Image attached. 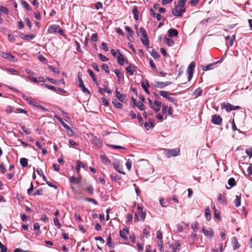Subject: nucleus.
Returning <instances> with one entry per match:
<instances>
[{
  "instance_id": "1",
  "label": "nucleus",
  "mask_w": 252,
  "mask_h": 252,
  "mask_svg": "<svg viewBox=\"0 0 252 252\" xmlns=\"http://www.w3.org/2000/svg\"><path fill=\"white\" fill-rule=\"evenodd\" d=\"M48 32L51 33H59L61 35H64L63 30L59 25H51L48 29Z\"/></svg>"
},
{
  "instance_id": "2",
  "label": "nucleus",
  "mask_w": 252,
  "mask_h": 252,
  "mask_svg": "<svg viewBox=\"0 0 252 252\" xmlns=\"http://www.w3.org/2000/svg\"><path fill=\"white\" fill-rule=\"evenodd\" d=\"M180 149L178 148L172 149H164V155L167 158L176 157L179 155Z\"/></svg>"
},
{
  "instance_id": "3",
  "label": "nucleus",
  "mask_w": 252,
  "mask_h": 252,
  "mask_svg": "<svg viewBox=\"0 0 252 252\" xmlns=\"http://www.w3.org/2000/svg\"><path fill=\"white\" fill-rule=\"evenodd\" d=\"M159 94L162 97L167 98L170 102H171L173 104H177L178 102L177 99L175 97L171 96V95L172 94L170 93L169 92L165 91H160L159 92Z\"/></svg>"
},
{
  "instance_id": "4",
  "label": "nucleus",
  "mask_w": 252,
  "mask_h": 252,
  "mask_svg": "<svg viewBox=\"0 0 252 252\" xmlns=\"http://www.w3.org/2000/svg\"><path fill=\"white\" fill-rule=\"evenodd\" d=\"M140 32L142 34L141 41L142 43L148 47L149 46V40L147 32L144 28L141 27L140 28Z\"/></svg>"
},
{
  "instance_id": "5",
  "label": "nucleus",
  "mask_w": 252,
  "mask_h": 252,
  "mask_svg": "<svg viewBox=\"0 0 252 252\" xmlns=\"http://www.w3.org/2000/svg\"><path fill=\"white\" fill-rule=\"evenodd\" d=\"M222 108H224L227 112H229L232 110H238L240 108L239 106H233L229 103H223L221 104Z\"/></svg>"
},
{
  "instance_id": "6",
  "label": "nucleus",
  "mask_w": 252,
  "mask_h": 252,
  "mask_svg": "<svg viewBox=\"0 0 252 252\" xmlns=\"http://www.w3.org/2000/svg\"><path fill=\"white\" fill-rule=\"evenodd\" d=\"M195 66V63L192 62L189 64L188 69L187 72L188 74V80L190 81L192 77L193 71Z\"/></svg>"
},
{
  "instance_id": "7",
  "label": "nucleus",
  "mask_w": 252,
  "mask_h": 252,
  "mask_svg": "<svg viewBox=\"0 0 252 252\" xmlns=\"http://www.w3.org/2000/svg\"><path fill=\"white\" fill-rule=\"evenodd\" d=\"M0 55L1 57L10 62H15L17 61L15 57L8 52H1Z\"/></svg>"
},
{
  "instance_id": "8",
  "label": "nucleus",
  "mask_w": 252,
  "mask_h": 252,
  "mask_svg": "<svg viewBox=\"0 0 252 252\" xmlns=\"http://www.w3.org/2000/svg\"><path fill=\"white\" fill-rule=\"evenodd\" d=\"M211 118V122L213 124L218 126H220L221 124L222 120L220 115H213L212 116Z\"/></svg>"
},
{
  "instance_id": "9",
  "label": "nucleus",
  "mask_w": 252,
  "mask_h": 252,
  "mask_svg": "<svg viewBox=\"0 0 252 252\" xmlns=\"http://www.w3.org/2000/svg\"><path fill=\"white\" fill-rule=\"evenodd\" d=\"M78 79H79V86L80 88L81 91L85 94H90V91L88 90V89L87 88H85V87L84 85L83 81L81 78V75H80V74L78 73Z\"/></svg>"
},
{
  "instance_id": "10",
  "label": "nucleus",
  "mask_w": 252,
  "mask_h": 252,
  "mask_svg": "<svg viewBox=\"0 0 252 252\" xmlns=\"http://www.w3.org/2000/svg\"><path fill=\"white\" fill-rule=\"evenodd\" d=\"M172 83L171 82L167 81V82H161V81H157L156 82L155 85H154L155 87L163 89L165 87L170 85Z\"/></svg>"
},
{
  "instance_id": "11",
  "label": "nucleus",
  "mask_w": 252,
  "mask_h": 252,
  "mask_svg": "<svg viewBox=\"0 0 252 252\" xmlns=\"http://www.w3.org/2000/svg\"><path fill=\"white\" fill-rule=\"evenodd\" d=\"M114 168L120 173L125 174L123 171V165L119 161H116L113 163Z\"/></svg>"
},
{
  "instance_id": "12",
  "label": "nucleus",
  "mask_w": 252,
  "mask_h": 252,
  "mask_svg": "<svg viewBox=\"0 0 252 252\" xmlns=\"http://www.w3.org/2000/svg\"><path fill=\"white\" fill-rule=\"evenodd\" d=\"M161 102L155 100L154 102L153 105H152L151 108L156 112H158L161 108Z\"/></svg>"
},
{
  "instance_id": "13",
  "label": "nucleus",
  "mask_w": 252,
  "mask_h": 252,
  "mask_svg": "<svg viewBox=\"0 0 252 252\" xmlns=\"http://www.w3.org/2000/svg\"><path fill=\"white\" fill-rule=\"evenodd\" d=\"M28 78L30 81L35 83H38L39 82L45 83L46 82L45 79L43 77H39L38 79H36L31 75H30Z\"/></svg>"
},
{
  "instance_id": "14",
  "label": "nucleus",
  "mask_w": 252,
  "mask_h": 252,
  "mask_svg": "<svg viewBox=\"0 0 252 252\" xmlns=\"http://www.w3.org/2000/svg\"><path fill=\"white\" fill-rule=\"evenodd\" d=\"M100 158L101 162L106 166H109L111 164V161L109 158L104 155H101Z\"/></svg>"
},
{
  "instance_id": "15",
  "label": "nucleus",
  "mask_w": 252,
  "mask_h": 252,
  "mask_svg": "<svg viewBox=\"0 0 252 252\" xmlns=\"http://www.w3.org/2000/svg\"><path fill=\"white\" fill-rule=\"evenodd\" d=\"M117 59L119 63L121 65H124L125 63H128V61L126 60L125 56L120 53L119 56L117 57Z\"/></svg>"
},
{
  "instance_id": "16",
  "label": "nucleus",
  "mask_w": 252,
  "mask_h": 252,
  "mask_svg": "<svg viewBox=\"0 0 252 252\" xmlns=\"http://www.w3.org/2000/svg\"><path fill=\"white\" fill-rule=\"evenodd\" d=\"M202 232L207 237H212L214 235V231L211 228H209V229H206L205 228H203L202 229Z\"/></svg>"
},
{
  "instance_id": "17",
  "label": "nucleus",
  "mask_w": 252,
  "mask_h": 252,
  "mask_svg": "<svg viewBox=\"0 0 252 252\" xmlns=\"http://www.w3.org/2000/svg\"><path fill=\"white\" fill-rule=\"evenodd\" d=\"M143 210V208L142 207L140 206H138L137 207V210L135 212L134 215V221H139V217H140L141 213H142V211Z\"/></svg>"
},
{
  "instance_id": "18",
  "label": "nucleus",
  "mask_w": 252,
  "mask_h": 252,
  "mask_svg": "<svg viewBox=\"0 0 252 252\" xmlns=\"http://www.w3.org/2000/svg\"><path fill=\"white\" fill-rule=\"evenodd\" d=\"M222 60V58L218 62H215L213 63L209 64L206 66L202 65V69L203 71H207L212 69L213 68L214 65L218 63H220Z\"/></svg>"
},
{
  "instance_id": "19",
  "label": "nucleus",
  "mask_w": 252,
  "mask_h": 252,
  "mask_svg": "<svg viewBox=\"0 0 252 252\" xmlns=\"http://www.w3.org/2000/svg\"><path fill=\"white\" fill-rule=\"evenodd\" d=\"M128 229L127 228H124L123 231L121 230L120 232V237L123 238L125 240H127V237H126V235L128 234Z\"/></svg>"
},
{
  "instance_id": "20",
  "label": "nucleus",
  "mask_w": 252,
  "mask_h": 252,
  "mask_svg": "<svg viewBox=\"0 0 252 252\" xmlns=\"http://www.w3.org/2000/svg\"><path fill=\"white\" fill-rule=\"evenodd\" d=\"M126 70L127 73H129L130 75H133L134 72L136 71V67L131 64H130L129 66H128L126 68Z\"/></svg>"
},
{
  "instance_id": "21",
  "label": "nucleus",
  "mask_w": 252,
  "mask_h": 252,
  "mask_svg": "<svg viewBox=\"0 0 252 252\" xmlns=\"http://www.w3.org/2000/svg\"><path fill=\"white\" fill-rule=\"evenodd\" d=\"M145 83L146 84V86H145V83L144 82H141V86L143 88V89L144 90L145 92L147 94H149L150 92H149V91L148 89V88L149 87H150V84H149V81L148 80H145Z\"/></svg>"
},
{
  "instance_id": "22",
  "label": "nucleus",
  "mask_w": 252,
  "mask_h": 252,
  "mask_svg": "<svg viewBox=\"0 0 252 252\" xmlns=\"http://www.w3.org/2000/svg\"><path fill=\"white\" fill-rule=\"evenodd\" d=\"M93 141L94 144L98 147H101L102 145V141L96 136L93 137Z\"/></svg>"
},
{
  "instance_id": "23",
  "label": "nucleus",
  "mask_w": 252,
  "mask_h": 252,
  "mask_svg": "<svg viewBox=\"0 0 252 252\" xmlns=\"http://www.w3.org/2000/svg\"><path fill=\"white\" fill-rule=\"evenodd\" d=\"M168 35L170 37L177 36L178 34V31L174 29H170L168 31Z\"/></svg>"
},
{
  "instance_id": "24",
  "label": "nucleus",
  "mask_w": 252,
  "mask_h": 252,
  "mask_svg": "<svg viewBox=\"0 0 252 252\" xmlns=\"http://www.w3.org/2000/svg\"><path fill=\"white\" fill-rule=\"evenodd\" d=\"M115 97L118 98L120 101L124 102L126 100V94H118V95H116Z\"/></svg>"
},
{
  "instance_id": "25",
  "label": "nucleus",
  "mask_w": 252,
  "mask_h": 252,
  "mask_svg": "<svg viewBox=\"0 0 252 252\" xmlns=\"http://www.w3.org/2000/svg\"><path fill=\"white\" fill-rule=\"evenodd\" d=\"M132 12L133 14L134 19L135 20H138V19H139V16H138L139 12L137 9V8L136 6H134L133 8V9L132 10Z\"/></svg>"
},
{
  "instance_id": "26",
  "label": "nucleus",
  "mask_w": 252,
  "mask_h": 252,
  "mask_svg": "<svg viewBox=\"0 0 252 252\" xmlns=\"http://www.w3.org/2000/svg\"><path fill=\"white\" fill-rule=\"evenodd\" d=\"M205 215L206 220H210L211 219V215L210 212V209L208 206L205 208Z\"/></svg>"
},
{
  "instance_id": "27",
  "label": "nucleus",
  "mask_w": 252,
  "mask_h": 252,
  "mask_svg": "<svg viewBox=\"0 0 252 252\" xmlns=\"http://www.w3.org/2000/svg\"><path fill=\"white\" fill-rule=\"evenodd\" d=\"M112 103L113 105L117 108H122L123 107V104L118 102L115 98L113 99Z\"/></svg>"
},
{
  "instance_id": "28",
  "label": "nucleus",
  "mask_w": 252,
  "mask_h": 252,
  "mask_svg": "<svg viewBox=\"0 0 252 252\" xmlns=\"http://www.w3.org/2000/svg\"><path fill=\"white\" fill-rule=\"evenodd\" d=\"M202 93V90L200 88H198L194 91V92L193 93V94L196 98V97L199 96L200 95H201Z\"/></svg>"
},
{
  "instance_id": "29",
  "label": "nucleus",
  "mask_w": 252,
  "mask_h": 252,
  "mask_svg": "<svg viewBox=\"0 0 252 252\" xmlns=\"http://www.w3.org/2000/svg\"><path fill=\"white\" fill-rule=\"evenodd\" d=\"M20 162L22 167H26L28 164V160L27 158H23L20 160Z\"/></svg>"
},
{
  "instance_id": "30",
  "label": "nucleus",
  "mask_w": 252,
  "mask_h": 252,
  "mask_svg": "<svg viewBox=\"0 0 252 252\" xmlns=\"http://www.w3.org/2000/svg\"><path fill=\"white\" fill-rule=\"evenodd\" d=\"M235 206L238 207L241 205V194L240 195H236V198L234 200Z\"/></svg>"
},
{
  "instance_id": "31",
  "label": "nucleus",
  "mask_w": 252,
  "mask_h": 252,
  "mask_svg": "<svg viewBox=\"0 0 252 252\" xmlns=\"http://www.w3.org/2000/svg\"><path fill=\"white\" fill-rule=\"evenodd\" d=\"M232 240L234 244L233 249L236 250L238 249L240 247V245L238 243V242L237 241L236 238L235 237H233L232 238Z\"/></svg>"
},
{
  "instance_id": "32",
  "label": "nucleus",
  "mask_w": 252,
  "mask_h": 252,
  "mask_svg": "<svg viewBox=\"0 0 252 252\" xmlns=\"http://www.w3.org/2000/svg\"><path fill=\"white\" fill-rule=\"evenodd\" d=\"M172 14L174 16H181L182 15L181 11H180L179 9H178V7L177 6L175 8L173 9Z\"/></svg>"
},
{
  "instance_id": "33",
  "label": "nucleus",
  "mask_w": 252,
  "mask_h": 252,
  "mask_svg": "<svg viewBox=\"0 0 252 252\" xmlns=\"http://www.w3.org/2000/svg\"><path fill=\"white\" fill-rule=\"evenodd\" d=\"M107 244L110 248L114 247V243L112 242L111 237L110 235H109L107 240Z\"/></svg>"
},
{
  "instance_id": "34",
  "label": "nucleus",
  "mask_w": 252,
  "mask_h": 252,
  "mask_svg": "<svg viewBox=\"0 0 252 252\" xmlns=\"http://www.w3.org/2000/svg\"><path fill=\"white\" fill-rule=\"evenodd\" d=\"M21 4L23 7L25 8L27 10L30 11L31 10V7L27 2L22 0L21 1Z\"/></svg>"
},
{
  "instance_id": "35",
  "label": "nucleus",
  "mask_w": 252,
  "mask_h": 252,
  "mask_svg": "<svg viewBox=\"0 0 252 252\" xmlns=\"http://www.w3.org/2000/svg\"><path fill=\"white\" fill-rule=\"evenodd\" d=\"M41 86H44L45 87H46L47 89L51 90L52 91L57 92V88L53 86H51V85H48V84H42Z\"/></svg>"
},
{
  "instance_id": "36",
  "label": "nucleus",
  "mask_w": 252,
  "mask_h": 252,
  "mask_svg": "<svg viewBox=\"0 0 252 252\" xmlns=\"http://www.w3.org/2000/svg\"><path fill=\"white\" fill-rule=\"evenodd\" d=\"M35 35L33 34H28L24 35V40H30L33 39Z\"/></svg>"
},
{
  "instance_id": "37",
  "label": "nucleus",
  "mask_w": 252,
  "mask_h": 252,
  "mask_svg": "<svg viewBox=\"0 0 252 252\" xmlns=\"http://www.w3.org/2000/svg\"><path fill=\"white\" fill-rule=\"evenodd\" d=\"M80 167H82V168H85V165L81 161L77 160L76 169L77 170L78 172H79Z\"/></svg>"
},
{
  "instance_id": "38",
  "label": "nucleus",
  "mask_w": 252,
  "mask_h": 252,
  "mask_svg": "<svg viewBox=\"0 0 252 252\" xmlns=\"http://www.w3.org/2000/svg\"><path fill=\"white\" fill-rule=\"evenodd\" d=\"M228 184L230 187H233L236 185V182L235 179L233 178H230L228 181Z\"/></svg>"
},
{
  "instance_id": "39",
  "label": "nucleus",
  "mask_w": 252,
  "mask_h": 252,
  "mask_svg": "<svg viewBox=\"0 0 252 252\" xmlns=\"http://www.w3.org/2000/svg\"><path fill=\"white\" fill-rule=\"evenodd\" d=\"M165 39L166 40V44L168 46H172L174 44V41L173 40L167 37H165Z\"/></svg>"
},
{
  "instance_id": "40",
  "label": "nucleus",
  "mask_w": 252,
  "mask_h": 252,
  "mask_svg": "<svg viewBox=\"0 0 252 252\" xmlns=\"http://www.w3.org/2000/svg\"><path fill=\"white\" fill-rule=\"evenodd\" d=\"M33 195L35 196L36 195H42L43 194V190L42 189H39L36 190L32 194Z\"/></svg>"
},
{
  "instance_id": "41",
  "label": "nucleus",
  "mask_w": 252,
  "mask_h": 252,
  "mask_svg": "<svg viewBox=\"0 0 252 252\" xmlns=\"http://www.w3.org/2000/svg\"><path fill=\"white\" fill-rule=\"evenodd\" d=\"M3 12L6 14H7L8 13V9L3 6H0V14Z\"/></svg>"
},
{
  "instance_id": "42",
  "label": "nucleus",
  "mask_w": 252,
  "mask_h": 252,
  "mask_svg": "<svg viewBox=\"0 0 252 252\" xmlns=\"http://www.w3.org/2000/svg\"><path fill=\"white\" fill-rule=\"evenodd\" d=\"M136 106H137L140 110H145L144 105L140 101L137 102Z\"/></svg>"
},
{
  "instance_id": "43",
  "label": "nucleus",
  "mask_w": 252,
  "mask_h": 252,
  "mask_svg": "<svg viewBox=\"0 0 252 252\" xmlns=\"http://www.w3.org/2000/svg\"><path fill=\"white\" fill-rule=\"evenodd\" d=\"M54 223L56 226H57L58 228H61V224L60 222L59 219L57 218H55L54 219Z\"/></svg>"
},
{
  "instance_id": "44",
  "label": "nucleus",
  "mask_w": 252,
  "mask_h": 252,
  "mask_svg": "<svg viewBox=\"0 0 252 252\" xmlns=\"http://www.w3.org/2000/svg\"><path fill=\"white\" fill-rule=\"evenodd\" d=\"M21 128L22 129L23 132L25 133V134H30L31 133V131L29 128H27L25 126H21Z\"/></svg>"
},
{
  "instance_id": "45",
  "label": "nucleus",
  "mask_w": 252,
  "mask_h": 252,
  "mask_svg": "<svg viewBox=\"0 0 252 252\" xmlns=\"http://www.w3.org/2000/svg\"><path fill=\"white\" fill-rule=\"evenodd\" d=\"M151 55L155 59H158L159 57L158 53L155 50H153L151 53Z\"/></svg>"
},
{
  "instance_id": "46",
  "label": "nucleus",
  "mask_w": 252,
  "mask_h": 252,
  "mask_svg": "<svg viewBox=\"0 0 252 252\" xmlns=\"http://www.w3.org/2000/svg\"><path fill=\"white\" fill-rule=\"evenodd\" d=\"M159 201L160 204L162 207H167L166 202L165 201L164 199L163 198L160 197L159 199Z\"/></svg>"
},
{
  "instance_id": "47",
  "label": "nucleus",
  "mask_w": 252,
  "mask_h": 252,
  "mask_svg": "<svg viewBox=\"0 0 252 252\" xmlns=\"http://www.w3.org/2000/svg\"><path fill=\"white\" fill-rule=\"evenodd\" d=\"M70 182L72 183L78 184L80 183V179L72 176L70 178Z\"/></svg>"
},
{
  "instance_id": "48",
  "label": "nucleus",
  "mask_w": 252,
  "mask_h": 252,
  "mask_svg": "<svg viewBox=\"0 0 252 252\" xmlns=\"http://www.w3.org/2000/svg\"><path fill=\"white\" fill-rule=\"evenodd\" d=\"M84 190L88 191L90 194H93L94 193V189L92 186L88 187L85 189Z\"/></svg>"
},
{
  "instance_id": "49",
  "label": "nucleus",
  "mask_w": 252,
  "mask_h": 252,
  "mask_svg": "<svg viewBox=\"0 0 252 252\" xmlns=\"http://www.w3.org/2000/svg\"><path fill=\"white\" fill-rule=\"evenodd\" d=\"M168 106L166 104H163L162 105V113L163 114H166L167 112V109H168Z\"/></svg>"
},
{
  "instance_id": "50",
  "label": "nucleus",
  "mask_w": 252,
  "mask_h": 252,
  "mask_svg": "<svg viewBox=\"0 0 252 252\" xmlns=\"http://www.w3.org/2000/svg\"><path fill=\"white\" fill-rule=\"evenodd\" d=\"M114 73L116 75L117 77L118 78L119 81H120V79L121 78V72H120V71L119 69H116L114 70Z\"/></svg>"
},
{
  "instance_id": "51",
  "label": "nucleus",
  "mask_w": 252,
  "mask_h": 252,
  "mask_svg": "<svg viewBox=\"0 0 252 252\" xmlns=\"http://www.w3.org/2000/svg\"><path fill=\"white\" fill-rule=\"evenodd\" d=\"M157 238L159 240L162 241V233L160 230H158L157 233Z\"/></svg>"
},
{
  "instance_id": "52",
  "label": "nucleus",
  "mask_w": 252,
  "mask_h": 252,
  "mask_svg": "<svg viewBox=\"0 0 252 252\" xmlns=\"http://www.w3.org/2000/svg\"><path fill=\"white\" fill-rule=\"evenodd\" d=\"M98 56L100 58V59L102 61V62H105V61H108L109 60L108 58H107L106 56L103 55L102 54H99L98 55Z\"/></svg>"
},
{
  "instance_id": "53",
  "label": "nucleus",
  "mask_w": 252,
  "mask_h": 252,
  "mask_svg": "<svg viewBox=\"0 0 252 252\" xmlns=\"http://www.w3.org/2000/svg\"><path fill=\"white\" fill-rule=\"evenodd\" d=\"M101 103L103 105H105V106H108L109 105L108 101L107 99H106L104 97H102L101 98Z\"/></svg>"
},
{
  "instance_id": "54",
  "label": "nucleus",
  "mask_w": 252,
  "mask_h": 252,
  "mask_svg": "<svg viewBox=\"0 0 252 252\" xmlns=\"http://www.w3.org/2000/svg\"><path fill=\"white\" fill-rule=\"evenodd\" d=\"M177 7H179V10L181 11L182 14L185 12L186 8L185 7V5L179 4V5H178Z\"/></svg>"
},
{
  "instance_id": "55",
  "label": "nucleus",
  "mask_w": 252,
  "mask_h": 252,
  "mask_svg": "<svg viewBox=\"0 0 252 252\" xmlns=\"http://www.w3.org/2000/svg\"><path fill=\"white\" fill-rule=\"evenodd\" d=\"M97 40V34L96 33H94L92 34L91 37V41L92 42H96Z\"/></svg>"
},
{
  "instance_id": "56",
  "label": "nucleus",
  "mask_w": 252,
  "mask_h": 252,
  "mask_svg": "<svg viewBox=\"0 0 252 252\" xmlns=\"http://www.w3.org/2000/svg\"><path fill=\"white\" fill-rule=\"evenodd\" d=\"M22 98L25 100H26L27 101H28L29 102V103L30 104V102L31 101H32V100L31 99V97H29L27 96H26V95H25L24 94H22Z\"/></svg>"
},
{
  "instance_id": "57",
  "label": "nucleus",
  "mask_w": 252,
  "mask_h": 252,
  "mask_svg": "<svg viewBox=\"0 0 252 252\" xmlns=\"http://www.w3.org/2000/svg\"><path fill=\"white\" fill-rule=\"evenodd\" d=\"M102 68L106 73H108L109 72V68L106 64H103Z\"/></svg>"
},
{
  "instance_id": "58",
  "label": "nucleus",
  "mask_w": 252,
  "mask_h": 252,
  "mask_svg": "<svg viewBox=\"0 0 252 252\" xmlns=\"http://www.w3.org/2000/svg\"><path fill=\"white\" fill-rule=\"evenodd\" d=\"M74 217L78 222H80L83 221L82 219L81 218L80 215L78 214L75 213L74 214Z\"/></svg>"
},
{
  "instance_id": "59",
  "label": "nucleus",
  "mask_w": 252,
  "mask_h": 252,
  "mask_svg": "<svg viewBox=\"0 0 252 252\" xmlns=\"http://www.w3.org/2000/svg\"><path fill=\"white\" fill-rule=\"evenodd\" d=\"M115 31L118 33H119V34L122 35V36H124L125 35V33L124 32H123L122 30L119 28H116L115 29Z\"/></svg>"
},
{
  "instance_id": "60",
  "label": "nucleus",
  "mask_w": 252,
  "mask_h": 252,
  "mask_svg": "<svg viewBox=\"0 0 252 252\" xmlns=\"http://www.w3.org/2000/svg\"><path fill=\"white\" fill-rule=\"evenodd\" d=\"M126 166L128 170H130L131 167V162L129 159H127L126 163Z\"/></svg>"
},
{
  "instance_id": "61",
  "label": "nucleus",
  "mask_w": 252,
  "mask_h": 252,
  "mask_svg": "<svg viewBox=\"0 0 252 252\" xmlns=\"http://www.w3.org/2000/svg\"><path fill=\"white\" fill-rule=\"evenodd\" d=\"M220 238L222 241H224L225 238V231L224 229H222L220 231Z\"/></svg>"
},
{
  "instance_id": "62",
  "label": "nucleus",
  "mask_w": 252,
  "mask_h": 252,
  "mask_svg": "<svg viewBox=\"0 0 252 252\" xmlns=\"http://www.w3.org/2000/svg\"><path fill=\"white\" fill-rule=\"evenodd\" d=\"M101 47L103 50H104L105 52H107L108 51V48L107 46V44L105 42H103L101 44Z\"/></svg>"
},
{
  "instance_id": "63",
  "label": "nucleus",
  "mask_w": 252,
  "mask_h": 252,
  "mask_svg": "<svg viewBox=\"0 0 252 252\" xmlns=\"http://www.w3.org/2000/svg\"><path fill=\"white\" fill-rule=\"evenodd\" d=\"M125 30L126 32L130 33V35H131L133 33V32L131 28L128 26L125 27Z\"/></svg>"
},
{
  "instance_id": "64",
  "label": "nucleus",
  "mask_w": 252,
  "mask_h": 252,
  "mask_svg": "<svg viewBox=\"0 0 252 252\" xmlns=\"http://www.w3.org/2000/svg\"><path fill=\"white\" fill-rule=\"evenodd\" d=\"M246 153L251 158L252 157V148L246 150Z\"/></svg>"
}]
</instances>
